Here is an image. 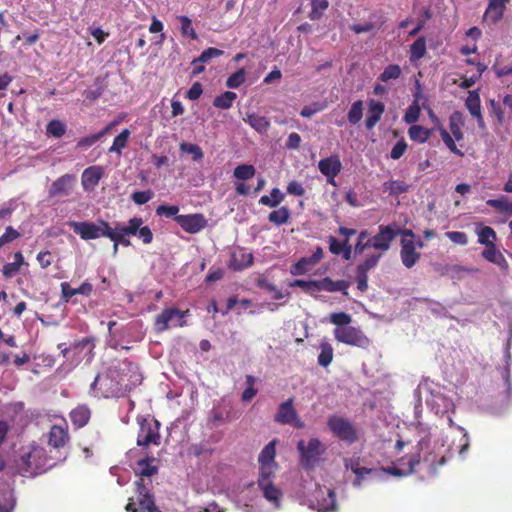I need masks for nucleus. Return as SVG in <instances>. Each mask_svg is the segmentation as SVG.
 <instances>
[{"label": "nucleus", "mask_w": 512, "mask_h": 512, "mask_svg": "<svg viewBox=\"0 0 512 512\" xmlns=\"http://www.w3.org/2000/svg\"><path fill=\"white\" fill-rule=\"evenodd\" d=\"M180 150L184 153L191 154L194 161H199L203 158V151L197 144L183 142L180 144Z\"/></svg>", "instance_id": "obj_60"}, {"label": "nucleus", "mask_w": 512, "mask_h": 512, "mask_svg": "<svg viewBox=\"0 0 512 512\" xmlns=\"http://www.w3.org/2000/svg\"><path fill=\"white\" fill-rule=\"evenodd\" d=\"M290 287H300L305 292L313 294L317 292V280L297 279L290 283Z\"/></svg>", "instance_id": "obj_62"}, {"label": "nucleus", "mask_w": 512, "mask_h": 512, "mask_svg": "<svg viewBox=\"0 0 512 512\" xmlns=\"http://www.w3.org/2000/svg\"><path fill=\"white\" fill-rule=\"evenodd\" d=\"M62 298L68 302L73 296L77 294L89 296L92 292V285L89 282H83L80 287L72 288L69 283L63 282L60 285Z\"/></svg>", "instance_id": "obj_27"}, {"label": "nucleus", "mask_w": 512, "mask_h": 512, "mask_svg": "<svg viewBox=\"0 0 512 512\" xmlns=\"http://www.w3.org/2000/svg\"><path fill=\"white\" fill-rule=\"evenodd\" d=\"M55 465L51 458L46 456L45 450L35 444L23 449L17 461V471L23 476H35L43 473Z\"/></svg>", "instance_id": "obj_4"}, {"label": "nucleus", "mask_w": 512, "mask_h": 512, "mask_svg": "<svg viewBox=\"0 0 512 512\" xmlns=\"http://www.w3.org/2000/svg\"><path fill=\"white\" fill-rule=\"evenodd\" d=\"M47 134L56 138L62 137L66 132V126L59 120H51L47 124Z\"/></svg>", "instance_id": "obj_59"}, {"label": "nucleus", "mask_w": 512, "mask_h": 512, "mask_svg": "<svg viewBox=\"0 0 512 512\" xmlns=\"http://www.w3.org/2000/svg\"><path fill=\"white\" fill-rule=\"evenodd\" d=\"M134 225L133 223L122 224L117 222L113 228L109 226L107 238L116 244H122L126 247L130 246L131 242L128 237L134 236Z\"/></svg>", "instance_id": "obj_17"}, {"label": "nucleus", "mask_w": 512, "mask_h": 512, "mask_svg": "<svg viewBox=\"0 0 512 512\" xmlns=\"http://www.w3.org/2000/svg\"><path fill=\"white\" fill-rule=\"evenodd\" d=\"M300 454V463L305 469H312L320 461L326 451L325 445L317 438H311L307 443L300 440L297 443Z\"/></svg>", "instance_id": "obj_6"}, {"label": "nucleus", "mask_w": 512, "mask_h": 512, "mask_svg": "<svg viewBox=\"0 0 512 512\" xmlns=\"http://www.w3.org/2000/svg\"><path fill=\"white\" fill-rule=\"evenodd\" d=\"M400 259L404 267L411 269L421 258V253L416 249L412 241L406 239L400 241Z\"/></svg>", "instance_id": "obj_19"}, {"label": "nucleus", "mask_w": 512, "mask_h": 512, "mask_svg": "<svg viewBox=\"0 0 512 512\" xmlns=\"http://www.w3.org/2000/svg\"><path fill=\"white\" fill-rule=\"evenodd\" d=\"M329 321L335 325L333 335L338 342L363 349L370 345V339L364 332L359 327L351 325L350 314L346 312L331 313Z\"/></svg>", "instance_id": "obj_3"}, {"label": "nucleus", "mask_w": 512, "mask_h": 512, "mask_svg": "<svg viewBox=\"0 0 512 512\" xmlns=\"http://www.w3.org/2000/svg\"><path fill=\"white\" fill-rule=\"evenodd\" d=\"M278 464H259L258 484L273 482Z\"/></svg>", "instance_id": "obj_39"}, {"label": "nucleus", "mask_w": 512, "mask_h": 512, "mask_svg": "<svg viewBox=\"0 0 512 512\" xmlns=\"http://www.w3.org/2000/svg\"><path fill=\"white\" fill-rule=\"evenodd\" d=\"M381 258V254L369 255L365 261L357 266V270L368 273L369 270L373 269Z\"/></svg>", "instance_id": "obj_64"}, {"label": "nucleus", "mask_w": 512, "mask_h": 512, "mask_svg": "<svg viewBox=\"0 0 512 512\" xmlns=\"http://www.w3.org/2000/svg\"><path fill=\"white\" fill-rule=\"evenodd\" d=\"M186 312L176 308L163 310L155 319V328L158 332L165 331L172 327H182L185 324Z\"/></svg>", "instance_id": "obj_9"}, {"label": "nucleus", "mask_w": 512, "mask_h": 512, "mask_svg": "<svg viewBox=\"0 0 512 512\" xmlns=\"http://www.w3.org/2000/svg\"><path fill=\"white\" fill-rule=\"evenodd\" d=\"M136 487L138 507L135 506V502L132 498H130L126 506L127 512H161L155 506L154 498L150 494L149 489L144 484L143 479H140L136 482Z\"/></svg>", "instance_id": "obj_8"}, {"label": "nucleus", "mask_w": 512, "mask_h": 512, "mask_svg": "<svg viewBox=\"0 0 512 512\" xmlns=\"http://www.w3.org/2000/svg\"><path fill=\"white\" fill-rule=\"evenodd\" d=\"M140 431L137 437L139 446H148L150 444H160L159 423L157 421L150 422L146 419H138Z\"/></svg>", "instance_id": "obj_12"}, {"label": "nucleus", "mask_w": 512, "mask_h": 512, "mask_svg": "<svg viewBox=\"0 0 512 512\" xmlns=\"http://www.w3.org/2000/svg\"><path fill=\"white\" fill-rule=\"evenodd\" d=\"M128 223L135 224L134 236H138L144 244H150L153 240V233L148 226H143V220L140 217L131 218Z\"/></svg>", "instance_id": "obj_31"}, {"label": "nucleus", "mask_w": 512, "mask_h": 512, "mask_svg": "<svg viewBox=\"0 0 512 512\" xmlns=\"http://www.w3.org/2000/svg\"><path fill=\"white\" fill-rule=\"evenodd\" d=\"M253 262V256L251 253H247L243 250H239L232 254L230 260V266L235 270H242L250 266Z\"/></svg>", "instance_id": "obj_34"}, {"label": "nucleus", "mask_w": 512, "mask_h": 512, "mask_svg": "<svg viewBox=\"0 0 512 512\" xmlns=\"http://www.w3.org/2000/svg\"><path fill=\"white\" fill-rule=\"evenodd\" d=\"M177 19L181 23L180 30H181L182 35L185 37H189L193 40L197 39V34H196L194 28L192 27L191 19L188 18L187 16H183V15L178 16Z\"/></svg>", "instance_id": "obj_56"}, {"label": "nucleus", "mask_w": 512, "mask_h": 512, "mask_svg": "<svg viewBox=\"0 0 512 512\" xmlns=\"http://www.w3.org/2000/svg\"><path fill=\"white\" fill-rule=\"evenodd\" d=\"M90 415V409L86 405H79L70 412V419L76 427L81 428L88 423Z\"/></svg>", "instance_id": "obj_33"}, {"label": "nucleus", "mask_w": 512, "mask_h": 512, "mask_svg": "<svg viewBox=\"0 0 512 512\" xmlns=\"http://www.w3.org/2000/svg\"><path fill=\"white\" fill-rule=\"evenodd\" d=\"M348 283L344 280L333 281L331 278L326 277L321 280H317V292L327 291V292H343L345 295L347 294Z\"/></svg>", "instance_id": "obj_28"}, {"label": "nucleus", "mask_w": 512, "mask_h": 512, "mask_svg": "<svg viewBox=\"0 0 512 512\" xmlns=\"http://www.w3.org/2000/svg\"><path fill=\"white\" fill-rule=\"evenodd\" d=\"M142 375L137 365L128 360L112 363L104 377L96 376L90 385V393L98 397H120L139 385Z\"/></svg>", "instance_id": "obj_2"}, {"label": "nucleus", "mask_w": 512, "mask_h": 512, "mask_svg": "<svg viewBox=\"0 0 512 512\" xmlns=\"http://www.w3.org/2000/svg\"><path fill=\"white\" fill-rule=\"evenodd\" d=\"M383 188L391 195H399L407 191L408 185L404 181L390 180L383 184Z\"/></svg>", "instance_id": "obj_51"}, {"label": "nucleus", "mask_w": 512, "mask_h": 512, "mask_svg": "<svg viewBox=\"0 0 512 512\" xmlns=\"http://www.w3.org/2000/svg\"><path fill=\"white\" fill-rule=\"evenodd\" d=\"M408 135L412 141L425 143L431 135V130L420 125H412L408 129Z\"/></svg>", "instance_id": "obj_38"}, {"label": "nucleus", "mask_w": 512, "mask_h": 512, "mask_svg": "<svg viewBox=\"0 0 512 512\" xmlns=\"http://www.w3.org/2000/svg\"><path fill=\"white\" fill-rule=\"evenodd\" d=\"M284 199V194L278 188H273L270 195H263L259 203L271 208L277 207Z\"/></svg>", "instance_id": "obj_40"}, {"label": "nucleus", "mask_w": 512, "mask_h": 512, "mask_svg": "<svg viewBox=\"0 0 512 512\" xmlns=\"http://www.w3.org/2000/svg\"><path fill=\"white\" fill-rule=\"evenodd\" d=\"M381 479V471L377 468H363L359 472L355 473V479L353 481V486L356 488H361L364 484L368 482H373Z\"/></svg>", "instance_id": "obj_25"}, {"label": "nucleus", "mask_w": 512, "mask_h": 512, "mask_svg": "<svg viewBox=\"0 0 512 512\" xmlns=\"http://www.w3.org/2000/svg\"><path fill=\"white\" fill-rule=\"evenodd\" d=\"M245 78L246 72L241 68L227 78L226 86L231 89L238 88L244 83Z\"/></svg>", "instance_id": "obj_58"}, {"label": "nucleus", "mask_w": 512, "mask_h": 512, "mask_svg": "<svg viewBox=\"0 0 512 512\" xmlns=\"http://www.w3.org/2000/svg\"><path fill=\"white\" fill-rule=\"evenodd\" d=\"M314 265L310 263L308 257H302L297 263H295L290 272L292 275H302L308 272Z\"/></svg>", "instance_id": "obj_61"}, {"label": "nucleus", "mask_w": 512, "mask_h": 512, "mask_svg": "<svg viewBox=\"0 0 512 512\" xmlns=\"http://www.w3.org/2000/svg\"><path fill=\"white\" fill-rule=\"evenodd\" d=\"M175 221L185 232L190 234H196L207 226V219L200 213L178 215L175 217Z\"/></svg>", "instance_id": "obj_16"}, {"label": "nucleus", "mask_w": 512, "mask_h": 512, "mask_svg": "<svg viewBox=\"0 0 512 512\" xmlns=\"http://www.w3.org/2000/svg\"><path fill=\"white\" fill-rule=\"evenodd\" d=\"M448 423H449L450 427H454V428H456L458 431H460L462 433V438L460 440L459 454L463 457L465 455V453L468 451V448H469V435H468V432L463 427L456 425L453 422V420H452V418L450 416L448 417Z\"/></svg>", "instance_id": "obj_55"}, {"label": "nucleus", "mask_w": 512, "mask_h": 512, "mask_svg": "<svg viewBox=\"0 0 512 512\" xmlns=\"http://www.w3.org/2000/svg\"><path fill=\"white\" fill-rule=\"evenodd\" d=\"M507 2L508 0H489L484 14L485 20L492 24L499 22L504 15Z\"/></svg>", "instance_id": "obj_24"}, {"label": "nucleus", "mask_w": 512, "mask_h": 512, "mask_svg": "<svg viewBox=\"0 0 512 512\" xmlns=\"http://www.w3.org/2000/svg\"><path fill=\"white\" fill-rule=\"evenodd\" d=\"M236 98V93L231 91H225L224 93L214 98L213 105L220 109H229L232 107L233 102L235 101Z\"/></svg>", "instance_id": "obj_42"}, {"label": "nucleus", "mask_w": 512, "mask_h": 512, "mask_svg": "<svg viewBox=\"0 0 512 512\" xmlns=\"http://www.w3.org/2000/svg\"><path fill=\"white\" fill-rule=\"evenodd\" d=\"M465 106L473 117L474 116L480 117L481 101H480V96H479V93L477 90H473V91L469 92V94L466 98V101H465Z\"/></svg>", "instance_id": "obj_36"}, {"label": "nucleus", "mask_w": 512, "mask_h": 512, "mask_svg": "<svg viewBox=\"0 0 512 512\" xmlns=\"http://www.w3.org/2000/svg\"><path fill=\"white\" fill-rule=\"evenodd\" d=\"M258 487L262 491L263 497L270 504L273 510H277L280 508L282 492L276 487L273 482L261 483L258 484Z\"/></svg>", "instance_id": "obj_23"}, {"label": "nucleus", "mask_w": 512, "mask_h": 512, "mask_svg": "<svg viewBox=\"0 0 512 512\" xmlns=\"http://www.w3.org/2000/svg\"><path fill=\"white\" fill-rule=\"evenodd\" d=\"M255 382L256 378L254 376H246L247 388L242 393V400L244 402L250 401L257 394V390L254 388Z\"/></svg>", "instance_id": "obj_63"}, {"label": "nucleus", "mask_w": 512, "mask_h": 512, "mask_svg": "<svg viewBox=\"0 0 512 512\" xmlns=\"http://www.w3.org/2000/svg\"><path fill=\"white\" fill-rule=\"evenodd\" d=\"M418 453L409 457H403L400 460L401 467H387L379 469L381 475L387 473L395 477H404L415 470L416 465L422 464V467L429 474H434L438 466L445 463L449 448H445L443 439L436 437L430 431V428L420 427L419 440L417 444Z\"/></svg>", "instance_id": "obj_1"}, {"label": "nucleus", "mask_w": 512, "mask_h": 512, "mask_svg": "<svg viewBox=\"0 0 512 512\" xmlns=\"http://www.w3.org/2000/svg\"><path fill=\"white\" fill-rule=\"evenodd\" d=\"M276 456V440L270 441L260 452L258 456L259 464H277Z\"/></svg>", "instance_id": "obj_35"}, {"label": "nucleus", "mask_w": 512, "mask_h": 512, "mask_svg": "<svg viewBox=\"0 0 512 512\" xmlns=\"http://www.w3.org/2000/svg\"><path fill=\"white\" fill-rule=\"evenodd\" d=\"M311 6L312 9L309 14V18L312 21H316L323 16V13L328 8L329 3L327 0H311Z\"/></svg>", "instance_id": "obj_49"}, {"label": "nucleus", "mask_w": 512, "mask_h": 512, "mask_svg": "<svg viewBox=\"0 0 512 512\" xmlns=\"http://www.w3.org/2000/svg\"><path fill=\"white\" fill-rule=\"evenodd\" d=\"M402 74V69L397 64H390L384 68L380 74L378 80L384 83H390L391 81L397 80Z\"/></svg>", "instance_id": "obj_41"}, {"label": "nucleus", "mask_w": 512, "mask_h": 512, "mask_svg": "<svg viewBox=\"0 0 512 512\" xmlns=\"http://www.w3.org/2000/svg\"><path fill=\"white\" fill-rule=\"evenodd\" d=\"M130 131L124 129L118 136L114 138L112 146L109 148L110 153L121 154L122 150L126 147L128 139L130 137Z\"/></svg>", "instance_id": "obj_44"}, {"label": "nucleus", "mask_w": 512, "mask_h": 512, "mask_svg": "<svg viewBox=\"0 0 512 512\" xmlns=\"http://www.w3.org/2000/svg\"><path fill=\"white\" fill-rule=\"evenodd\" d=\"M69 227L83 240H93L101 237H107L110 224L102 219L96 222L90 221H70Z\"/></svg>", "instance_id": "obj_7"}, {"label": "nucleus", "mask_w": 512, "mask_h": 512, "mask_svg": "<svg viewBox=\"0 0 512 512\" xmlns=\"http://www.w3.org/2000/svg\"><path fill=\"white\" fill-rule=\"evenodd\" d=\"M463 126V114L459 111H454L449 117V133L455 138L456 141H461L464 138V134L462 132Z\"/></svg>", "instance_id": "obj_30"}, {"label": "nucleus", "mask_w": 512, "mask_h": 512, "mask_svg": "<svg viewBox=\"0 0 512 512\" xmlns=\"http://www.w3.org/2000/svg\"><path fill=\"white\" fill-rule=\"evenodd\" d=\"M255 168L252 165L242 164L238 165L233 172V175L238 180H248L255 175Z\"/></svg>", "instance_id": "obj_53"}, {"label": "nucleus", "mask_w": 512, "mask_h": 512, "mask_svg": "<svg viewBox=\"0 0 512 512\" xmlns=\"http://www.w3.org/2000/svg\"><path fill=\"white\" fill-rule=\"evenodd\" d=\"M244 121L247 122L255 131L261 134L266 133L270 128L269 120L256 113H248L244 118Z\"/></svg>", "instance_id": "obj_32"}, {"label": "nucleus", "mask_w": 512, "mask_h": 512, "mask_svg": "<svg viewBox=\"0 0 512 512\" xmlns=\"http://www.w3.org/2000/svg\"><path fill=\"white\" fill-rule=\"evenodd\" d=\"M275 421L280 424H289L294 428H303L304 422L299 418L297 411L293 407V400L288 399L281 403L275 415Z\"/></svg>", "instance_id": "obj_14"}, {"label": "nucleus", "mask_w": 512, "mask_h": 512, "mask_svg": "<svg viewBox=\"0 0 512 512\" xmlns=\"http://www.w3.org/2000/svg\"><path fill=\"white\" fill-rule=\"evenodd\" d=\"M75 176L65 174L55 180L49 189L50 197L66 196L70 193L73 184L75 183Z\"/></svg>", "instance_id": "obj_21"}, {"label": "nucleus", "mask_w": 512, "mask_h": 512, "mask_svg": "<svg viewBox=\"0 0 512 512\" xmlns=\"http://www.w3.org/2000/svg\"><path fill=\"white\" fill-rule=\"evenodd\" d=\"M426 53V42L423 37L418 38L410 47V60L415 62Z\"/></svg>", "instance_id": "obj_46"}, {"label": "nucleus", "mask_w": 512, "mask_h": 512, "mask_svg": "<svg viewBox=\"0 0 512 512\" xmlns=\"http://www.w3.org/2000/svg\"><path fill=\"white\" fill-rule=\"evenodd\" d=\"M68 440V433L64 426L53 425L49 431V445L57 449L63 447Z\"/></svg>", "instance_id": "obj_29"}, {"label": "nucleus", "mask_w": 512, "mask_h": 512, "mask_svg": "<svg viewBox=\"0 0 512 512\" xmlns=\"http://www.w3.org/2000/svg\"><path fill=\"white\" fill-rule=\"evenodd\" d=\"M397 237V231L394 229L392 224L380 225L378 227V233L369 238V245L376 250L386 252L390 249L391 243Z\"/></svg>", "instance_id": "obj_13"}, {"label": "nucleus", "mask_w": 512, "mask_h": 512, "mask_svg": "<svg viewBox=\"0 0 512 512\" xmlns=\"http://www.w3.org/2000/svg\"><path fill=\"white\" fill-rule=\"evenodd\" d=\"M487 204L500 212L508 213L512 215V202H509L505 197L498 199H489Z\"/></svg>", "instance_id": "obj_57"}, {"label": "nucleus", "mask_w": 512, "mask_h": 512, "mask_svg": "<svg viewBox=\"0 0 512 512\" xmlns=\"http://www.w3.org/2000/svg\"><path fill=\"white\" fill-rule=\"evenodd\" d=\"M94 348V339L91 337H85L75 343L71 348H65L62 353L64 357H67L68 354L73 353L77 357L75 363V365H77L83 359H86L87 362H90L93 358Z\"/></svg>", "instance_id": "obj_15"}, {"label": "nucleus", "mask_w": 512, "mask_h": 512, "mask_svg": "<svg viewBox=\"0 0 512 512\" xmlns=\"http://www.w3.org/2000/svg\"><path fill=\"white\" fill-rule=\"evenodd\" d=\"M421 108L418 104L417 98L413 100V103L406 109L404 115V121L407 124H414L418 121L420 116Z\"/></svg>", "instance_id": "obj_52"}, {"label": "nucleus", "mask_w": 512, "mask_h": 512, "mask_svg": "<svg viewBox=\"0 0 512 512\" xmlns=\"http://www.w3.org/2000/svg\"><path fill=\"white\" fill-rule=\"evenodd\" d=\"M155 462L156 459L153 457H144L137 460L133 469L135 473L141 477H150L158 472V467Z\"/></svg>", "instance_id": "obj_26"}, {"label": "nucleus", "mask_w": 512, "mask_h": 512, "mask_svg": "<svg viewBox=\"0 0 512 512\" xmlns=\"http://www.w3.org/2000/svg\"><path fill=\"white\" fill-rule=\"evenodd\" d=\"M320 172L326 176L327 182L336 186L335 177L342 169V163L337 155H331L327 158L321 159L318 163Z\"/></svg>", "instance_id": "obj_18"}, {"label": "nucleus", "mask_w": 512, "mask_h": 512, "mask_svg": "<svg viewBox=\"0 0 512 512\" xmlns=\"http://www.w3.org/2000/svg\"><path fill=\"white\" fill-rule=\"evenodd\" d=\"M319 348L318 364L322 367H327L333 360V347L330 343L323 341L320 343Z\"/></svg>", "instance_id": "obj_43"}, {"label": "nucleus", "mask_w": 512, "mask_h": 512, "mask_svg": "<svg viewBox=\"0 0 512 512\" xmlns=\"http://www.w3.org/2000/svg\"><path fill=\"white\" fill-rule=\"evenodd\" d=\"M417 392L420 397L425 398L426 404L435 414H445L454 409L453 402L446 397L441 388L433 383H420Z\"/></svg>", "instance_id": "obj_5"}, {"label": "nucleus", "mask_w": 512, "mask_h": 512, "mask_svg": "<svg viewBox=\"0 0 512 512\" xmlns=\"http://www.w3.org/2000/svg\"><path fill=\"white\" fill-rule=\"evenodd\" d=\"M104 175L102 166H90L86 168L81 177V184L85 191L91 192L99 184V181Z\"/></svg>", "instance_id": "obj_20"}, {"label": "nucleus", "mask_w": 512, "mask_h": 512, "mask_svg": "<svg viewBox=\"0 0 512 512\" xmlns=\"http://www.w3.org/2000/svg\"><path fill=\"white\" fill-rule=\"evenodd\" d=\"M310 507L318 512H335L337 510L335 493L330 488L317 487Z\"/></svg>", "instance_id": "obj_11"}, {"label": "nucleus", "mask_w": 512, "mask_h": 512, "mask_svg": "<svg viewBox=\"0 0 512 512\" xmlns=\"http://www.w3.org/2000/svg\"><path fill=\"white\" fill-rule=\"evenodd\" d=\"M483 258L487 261L500 265L504 262V257L501 252L496 248L495 244L485 246V249L482 252Z\"/></svg>", "instance_id": "obj_47"}, {"label": "nucleus", "mask_w": 512, "mask_h": 512, "mask_svg": "<svg viewBox=\"0 0 512 512\" xmlns=\"http://www.w3.org/2000/svg\"><path fill=\"white\" fill-rule=\"evenodd\" d=\"M438 131L440 134V137L442 141L444 142L445 146L454 154L458 156H463V152L459 150L455 143V138L451 136V134L443 127L439 126Z\"/></svg>", "instance_id": "obj_45"}, {"label": "nucleus", "mask_w": 512, "mask_h": 512, "mask_svg": "<svg viewBox=\"0 0 512 512\" xmlns=\"http://www.w3.org/2000/svg\"><path fill=\"white\" fill-rule=\"evenodd\" d=\"M363 116V102L361 100L355 101L347 115L348 121L352 125H356L360 122Z\"/></svg>", "instance_id": "obj_50"}, {"label": "nucleus", "mask_w": 512, "mask_h": 512, "mask_svg": "<svg viewBox=\"0 0 512 512\" xmlns=\"http://www.w3.org/2000/svg\"><path fill=\"white\" fill-rule=\"evenodd\" d=\"M327 424L333 434L342 441L349 444L356 441V431L348 420L338 416H331Z\"/></svg>", "instance_id": "obj_10"}, {"label": "nucleus", "mask_w": 512, "mask_h": 512, "mask_svg": "<svg viewBox=\"0 0 512 512\" xmlns=\"http://www.w3.org/2000/svg\"><path fill=\"white\" fill-rule=\"evenodd\" d=\"M289 218H290V211L285 206L272 211L268 216L269 221L274 223L275 225L285 224L289 220Z\"/></svg>", "instance_id": "obj_48"}, {"label": "nucleus", "mask_w": 512, "mask_h": 512, "mask_svg": "<svg viewBox=\"0 0 512 512\" xmlns=\"http://www.w3.org/2000/svg\"><path fill=\"white\" fill-rule=\"evenodd\" d=\"M367 104L368 111L365 120V125L368 130H371L381 120V117L385 111V105L382 102L375 99H369Z\"/></svg>", "instance_id": "obj_22"}, {"label": "nucleus", "mask_w": 512, "mask_h": 512, "mask_svg": "<svg viewBox=\"0 0 512 512\" xmlns=\"http://www.w3.org/2000/svg\"><path fill=\"white\" fill-rule=\"evenodd\" d=\"M224 51L217 48H208L200 56L192 61V64L209 63L213 58L220 57Z\"/></svg>", "instance_id": "obj_54"}, {"label": "nucleus", "mask_w": 512, "mask_h": 512, "mask_svg": "<svg viewBox=\"0 0 512 512\" xmlns=\"http://www.w3.org/2000/svg\"><path fill=\"white\" fill-rule=\"evenodd\" d=\"M478 242L484 246L493 245L497 236L495 231L489 226H480L476 228Z\"/></svg>", "instance_id": "obj_37"}]
</instances>
